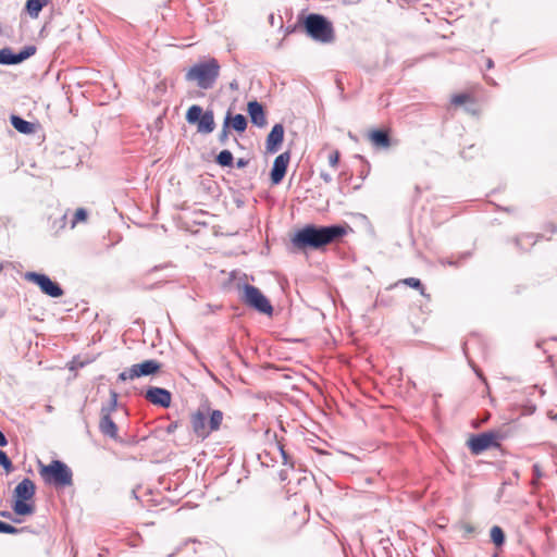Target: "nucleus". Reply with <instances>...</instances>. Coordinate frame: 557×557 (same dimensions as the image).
Listing matches in <instances>:
<instances>
[{
    "mask_svg": "<svg viewBox=\"0 0 557 557\" xmlns=\"http://www.w3.org/2000/svg\"><path fill=\"white\" fill-rule=\"evenodd\" d=\"M2 270V267L0 265V271Z\"/></svg>",
    "mask_w": 557,
    "mask_h": 557,
    "instance_id": "39",
    "label": "nucleus"
},
{
    "mask_svg": "<svg viewBox=\"0 0 557 557\" xmlns=\"http://www.w3.org/2000/svg\"><path fill=\"white\" fill-rule=\"evenodd\" d=\"M247 163H248V162H247L246 160H244V159H238V160H237V162H236V165H237V168H244V166H246V165H247Z\"/></svg>",
    "mask_w": 557,
    "mask_h": 557,
    "instance_id": "36",
    "label": "nucleus"
},
{
    "mask_svg": "<svg viewBox=\"0 0 557 557\" xmlns=\"http://www.w3.org/2000/svg\"><path fill=\"white\" fill-rule=\"evenodd\" d=\"M36 486L30 479L21 481L13 492L12 510L17 516H32L35 512Z\"/></svg>",
    "mask_w": 557,
    "mask_h": 557,
    "instance_id": "4",
    "label": "nucleus"
},
{
    "mask_svg": "<svg viewBox=\"0 0 557 557\" xmlns=\"http://www.w3.org/2000/svg\"><path fill=\"white\" fill-rule=\"evenodd\" d=\"M305 29L311 38L321 42H331L334 38L332 24L319 14H310L306 17Z\"/></svg>",
    "mask_w": 557,
    "mask_h": 557,
    "instance_id": "6",
    "label": "nucleus"
},
{
    "mask_svg": "<svg viewBox=\"0 0 557 557\" xmlns=\"http://www.w3.org/2000/svg\"><path fill=\"white\" fill-rule=\"evenodd\" d=\"M227 137H228V131H227V126H225V124H224L223 129L220 134V141L225 143L227 140Z\"/></svg>",
    "mask_w": 557,
    "mask_h": 557,
    "instance_id": "32",
    "label": "nucleus"
},
{
    "mask_svg": "<svg viewBox=\"0 0 557 557\" xmlns=\"http://www.w3.org/2000/svg\"><path fill=\"white\" fill-rule=\"evenodd\" d=\"M347 225L315 226L306 225L292 237V244L298 250H320L325 246L338 243L348 232Z\"/></svg>",
    "mask_w": 557,
    "mask_h": 557,
    "instance_id": "1",
    "label": "nucleus"
},
{
    "mask_svg": "<svg viewBox=\"0 0 557 557\" xmlns=\"http://www.w3.org/2000/svg\"><path fill=\"white\" fill-rule=\"evenodd\" d=\"M533 472H534V474H535L536 479L541 478V475H542V473H541V467H540L537 463H535V465L533 466Z\"/></svg>",
    "mask_w": 557,
    "mask_h": 557,
    "instance_id": "33",
    "label": "nucleus"
},
{
    "mask_svg": "<svg viewBox=\"0 0 557 557\" xmlns=\"http://www.w3.org/2000/svg\"><path fill=\"white\" fill-rule=\"evenodd\" d=\"M500 438L499 432H484L469 438L468 446L472 454L479 455L488 448L498 447Z\"/></svg>",
    "mask_w": 557,
    "mask_h": 557,
    "instance_id": "9",
    "label": "nucleus"
},
{
    "mask_svg": "<svg viewBox=\"0 0 557 557\" xmlns=\"http://www.w3.org/2000/svg\"><path fill=\"white\" fill-rule=\"evenodd\" d=\"M321 177L325 183H330L332 181V176L327 173H321Z\"/></svg>",
    "mask_w": 557,
    "mask_h": 557,
    "instance_id": "35",
    "label": "nucleus"
},
{
    "mask_svg": "<svg viewBox=\"0 0 557 557\" xmlns=\"http://www.w3.org/2000/svg\"><path fill=\"white\" fill-rule=\"evenodd\" d=\"M186 121L189 124H196L199 133H211L214 129V116L212 111L203 112L198 104H193L186 112Z\"/></svg>",
    "mask_w": 557,
    "mask_h": 557,
    "instance_id": "8",
    "label": "nucleus"
},
{
    "mask_svg": "<svg viewBox=\"0 0 557 557\" xmlns=\"http://www.w3.org/2000/svg\"><path fill=\"white\" fill-rule=\"evenodd\" d=\"M401 283L409 287L418 289L422 296H425V293H424L425 288L419 278L407 277V278L401 280Z\"/></svg>",
    "mask_w": 557,
    "mask_h": 557,
    "instance_id": "26",
    "label": "nucleus"
},
{
    "mask_svg": "<svg viewBox=\"0 0 557 557\" xmlns=\"http://www.w3.org/2000/svg\"><path fill=\"white\" fill-rule=\"evenodd\" d=\"M220 70L219 62L212 58L189 67L185 78L188 82L195 83L201 89H211L220 75Z\"/></svg>",
    "mask_w": 557,
    "mask_h": 557,
    "instance_id": "3",
    "label": "nucleus"
},
{
    "mask_svg": "<svg viewBox=\"0 0 557 557\" xmlns=\"http://www.w3.org/2000/svg\"><path fill=\"white\" fill-rule=\"evenodd\" d=\"M493 66H494V62H493V60H492V59H490V58H488V59H486V67H487V69H492Z\"/></svg>",
    "mask_w": 557,
    "mask_h": 557,
    "instance_id": "37",
    "label": "nucleus"
},
{
    "mask_svg": "<svg viewBox=\"0 0 557 557\" xmlns=\"http://www.w3.org/2000/svg\"><path fill=\"white\" fill-rule=\"evenodd\" d=\"M224 124L238 133H243L247 128V120L243 114L232 116L231 113H227Z\"/></svg>",
    "mask_w": 557,
    "mask_h": 557,
    "instance_id": "21",
    "label": "nucleus"
},
{
    "mask_svg": "<svg viewBox=\"0 0 557 557\" xmlns=\"http://www.w3.org/2000/svg\"><path fill=\"white\" fill-rule=\"evenodd\" d=\"M461 530H462L465 533L471 534V533H474L475 528H474L471 523L466 522V523H462V524H461Z\"/></svg>",
    "mask_w": 557,
    "mask_h": 557,
    "instance_id": "30",
    "label": "nucleus"
},
{
    "mask_svg": "<svg viewBox=\"0 0 557 557\" xmlns=\"http://www.w3.org/2000/svg\"><path fill=\"white\" fill-rule=\"evenodd\" d=\"M146 398L153 405L169 408L172 401V395L169 391L160 387H151L146 392Z\"/></svg>",
    "mask_w": 557,
    "mask_h": 557,
    "instance_id": "13",
    "label": "nucleus"
},
{
    "mask_svg": "<svg viewBox=\"0 0 557 557\" xmlns=\"http://www.w3.org/2000/svg\"><path fill=\"white\" fill-rule=\"evenodd\" d=\"M34 47H28L17 54H13L10 49L0 50V64H17L35 53Z\"/></svg>",
    "mask_w": 557,
    "mask_h": 557,
    "instance_id": "14",
    "label": "nucleus"
},
{
    "mask_svg": "<svg viewBox=\"0 0 557 557\" xmlns=\"http://www.w3.org/2000/svg\"><path fill=\"white\" fill-rule=\"evenodd\" d=\"M491 540L496 546H502L505 543V533L498 525H494L490 531Z\"/></svg>",
    "mask_w": 557,
    "mask_h": 557,
    "instance_id": "23",
    "label": "nucleus"
},
{
    "mask_svg": "<svg viewBox=\"0 0 557 557\" xmlns=\"http://www.w3.org/2000/svg\"><path fill=\"white\" fill-rule=\"evenodd\" d=\"M48 2V0H27L25 8L30 17L37 18L40 11Z\"/></svg>",
    "mask_w": 557,
    "mask_h": 557,
    "instance_id": "22",
    "label": "nucleus"
},
{
    "mask_svg": "<svg viewBox=\"0 0 557 557\" xmlns=\"http://www.w3.org/2000/svg\"><path fill=\"white\" fill-rule=\"evenodd\" d=\"M25 278L27 281L36 284L44 294H46L52 298H59V297L63 296V294H64L61 286L57 282H53L46 274L28 272V273H26Z\"/></svg>",
    "mask_w": 557,
    "mask_h": 557,
    "instance_id": "11",
    "label": "nucleus"
},
{
    "mask_svg": "<svg viewBox=\"0 0 557 557\" xmlns=\"http://www.w3.org/2000/svg\"><path fill=\"white\" fill-rule=\"evenodd\" d=\"M216 162L221 165V166H231L233 164V154L231 151L228 150H222L218 157H216Z\"/></svg>",
    "mask_w": 557,
    "mask_h": 557,
    "instance_id": "25",
    "label": "nucleus"
},
{
    "mask_svg": "<svg viewBox=\"0 0 557 557\" xmlns=\"http://www.w3.org/2000/svg\"><path fill=\"white\" fill-rule=\"evenodd\" d=\"M0 533L15 534L17 529L9 523L0 521Z\"/></svg>",
    "mask_w": 557,
    "mask_h": 557,
    "instance_id": "29",
    "label": "nucleus"
},
{
    "mask_svg": "<svg viewBox=\"0 0 557 557\" xmlns=\"http://www.w3.org/2000/svg\"><path fill=\"white\" fill-rule=\"evenodd\" d=\"M476 97H475V90L474 88H471L465 92L455 94L450 98V103L455 108L462 107L468 103H475Z\"/></svg>",
    "mask_w": 557,
    "mask_h": 557,
    "instance_id": "20",
    "label": "nucleus"
},
{
    "mask_svg": "<svg viewBox=\"0 0 557 557\" xmlns=\"http://www.w3.org/2000/svg\"><path fill=\"white\" fill-rule=\"evenodd\" d=\"M247 111L255 125L263 127L267 124L263 107L258 101H249L247 104Z\"/></svg>",
    "mask_w": 557,
    "mask_h": 557,
    "instance_id": "17",
    "label": "nucleus"
},
{
    "mask_svg": "<svg viewBox=\"0 0 557 557\" xmlns=\"http://www.w3.org/2000/svg\"><path fill=\"white\" fill-rule=\"evenodd\" d=\"M10 121H11L12 126L17 132H20L22 134H26V135L34 134L39 128L38 124L25 121V120H23L22 117H20L17 115H12Z\"/></svg>",
    "mask_w": 557,
    "mask_h": 557,
    "instance_id": "19",
    "label": "nucleus"
},
{
    "mask_svg": "<svg viewBox=\"0 0 557 557\" xmlns=\"http://www.w3.org/2000/svg\"><path fill=\"white\" fill-rule=\"evenodd\" d=\"M1 516H2V517H5V518H9V517H10V512H5V511H3V512H1Z\"/></svg>",
    "mask_w": 557,
    "mask_h": 557,
    "instance_id": "38",
    "label": "nucleus"
},
{
    "mask_svg": "<svg viewBox=\"0 0 557 557\" xmlns=\"http://www.w3.org/2000/svg\"><path fill=\"white\" fill-rule=\"evenodd\" d=\"M242 300L244 304L261 313L271 315L273 312V307L268 298L253 285L246 284L243 287Z\"/></svg>",
    "mask_w": 557,
    "mask_h": 557,
    "instance_id": "7",
    "label": "nucleus"
},
{
    "mask_svg": "<svg viewBox=\"0 0 557 557\" xmlns=\"http://www.w3.org/2000/svg\"><path fill=\"white\" fill-rule=\"evenodd\" d=\"M368 138L374 147L388 148L391 146L388 131L372 129L369 132Z\"/></svg>",
    "mask_w": 557,
    "mask_h": 557,
    "instance_id": "18",
    "label": "nucleus"
},
{
    "mask_svg": "<svg viewBox=\"0 0 557 557\" xmlns=\"http://www.w3.org/2000/svg\"><path fill=\"white\" fill-rule=\"evenodd\" d=\"M223 419L224 413L219 409L211 408L208 403L201 404L189 416L191 431L201 441L208 438L211 433L219 431Z\"/></svg>",
    "mask_w": 557,
    "mask_h": 557,
    "instance_id": "2",
    "label": "nucleus"
},
{
    "mask_svg": "<svg viewBox=\"0 0 557 557\" xmlns=\"http://www.w3.org/2000/svg\"><path fill=\"white\" fill-rule=\"evenodd\" d=\"M39 475L45 483L55 487H66L73 484V472L70 467L60 460H52L48 465H39Z\"/></svg>",
    "mask_w": 557,
    "mask_h": 557,
    "instance_id": "5",
    "label": "nucleus"
},
{
    "mask_svg": "<svg viewBox=\"0 0 557 557\" xmlns=\"http://www.w3.org/2000/svg\"><path fill=\"white\" fill-rule=\"evenodd\" d=\"M8 444L5 435L0 431V446L3 447Z\"/></svg>",
    "mask_w": 557,
    "mask_h": 557,
    "instance_id": "34",
    "label": "nucleus"
},
{
    "mask_svg": "<svg viewBox=\"0 0 557 557\" xmlns=\"http://www.w3.org/2000/svg\"><path fill=\"white\" fill-rule=\"evenodd\" d=\"M341 153L337 149H333L329 153V163L332 168L336 169L339 163Z\"/></svg>",
    "mask_w": 557,
    "mask_h": 557,
    "instance_id": "28",
    "label": "nucleus"
},
{
    "mask_svg": "<svg viewBox=\"0 0 557 557\" xmlns=\"http://www.w3.org/2000/svg\"><path fill=\"white\" fill-rule=\"evenodd\" d=\"M0 465L8 473L13 470L12 461L3 450H0Z\"/></svg>",
    "mask_w": 557,
    "mask_h": 557,
    "instance_id": "27",
    "label": "nucleus"
},
{
    "mask_svg": "<svg viewBox=\"0 0 557 557\" xmlns=\"http://www.w3.org/2000/svg\"><path fill=\"white\" fill-rule=\"evenodd\" d=\"M178 422L177 421H174V422H171L168 426H166V433L171 434V433H174L177 429H178Z\"/></svg>",
    "mask_w": 557,
    "mask_h": 557,
    "instance_id": "31",
    "label": "nucleus"
},
{
    "mask_svg": "<svg viewBox=\"0 0 557 557\" xmlns=\"http://www.w3.org/2000/svg\"><path fill=\"white\" fill-rule=\"evenodd\" d=\"M88 219V212L84 208H78L71 220V228H74L79 223H85Z\"/></svg>",
    "mask_w": 557,
    "mask_h": 557,
    "instance_id": "24",
    "label": "nucleus"
},
{
    "mask_svg": "<svg viewBox=\"0 0 557 557\" xmlns=\"http://www.w3.org/2000/svg\"><path fill=\"white\" fill-rule=\"evenodd\" d=\"M289 160H290V154L287 151L278 154L275 158V160L273 162V168L271 171V183L273 185L280 184L282 182V180L284 178Z\"/></svg>",
    "mask_w": 557,
    "mask_h": 557,
    "instance_id": "12",
    "label": "nucleus"
},
{
    "mask_svg": "<svg viewBox=\"0 0 557 557\" xmlns=\"http://www.w3.org/2000/svg\"><path fill=\"white\" fill-rule=\"evenodd\" d=\"M284 138V127L282 124H275L267 137V150L276 152Z\"/></svg>",
    "mask_w": 557,
    "mask_h": 557,
    "instance_id": "16",
    "label": "nucleus"
},
{
    "mask_svg": "<svg viewBox=\"0 0 557 557\" xmlns=\"http://www.w3.org/2000/svg\"><path fill=\"white\" fill-rule=\"evenodd\" d=\"M161 363L157 360H145L141 363L133 364L129 369L119 374V380L127 381L134 380L140 376L151 375L159 372Z\"/></svg>",
    "mask_w": 557,
    "mask_h": 557,
    "instance_id": "10",
    "label": "nucleus"
},
{
    "mask_svg": "<svg viewBox=\"0 0 557 557\" xmlns=\"http://www.w3.org/2000/svg\"><path fill=\"white\" fill-rule=\"evenodd\" d=\"M114 410V406L110 409H102V417L100 419L99 429L102 434L111 438H117V426L110 417V411Z\"/></svg>",
    "mask_w": 557,
    "mask_h": 557,
    "instance_id": "15",
    "label": "nucleus"
}]
</instances>
